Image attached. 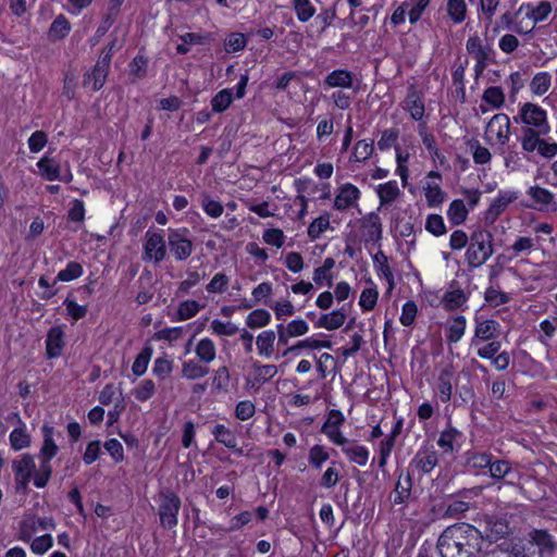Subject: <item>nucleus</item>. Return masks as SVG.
<instances>
[{
	"mask_svg": "<svg viewBox=\"0 0 557 557\" xmlns=\"http://www.w3.org/2000/svg\"><path fill=\"white\" fill-rule=\"evenodd\" d=\"M482 534L468 523L446 528L437 541L441 557H470L481 549Z\"/></svg>",
	"mask_w": 557,
	"mask_h": 557,
	"instance_id": "obj_1",
	"label": "nucleus"
},
{
	"mask_svg": "<svg viewBox=\"0 0 557 557\" xmlns=\"http://www.w3.org/2000/svg\"><path fill=\"white\" fill-rule=\"evenodd\" d=\"M41 432L44 440L38 455V473L35 478V486L37 488H42L48 484L52 474L51 460L59 453V446L54 441V428L45 424L41 428Z\"/></svg>",
	"mask_w": 557,
	"mask_h": 557,
	"instance_id": "obj_2",
	"label": "nucleus"
},
{
	"mask_svg": "<svg viewBox=\"0 0 557 557\" xmlns=\"http://www.w3.org/2000/svg\"><path fill=\"white\" fill-rule=\"evenodd\" d=\"M493 252L492 234L484 230H478L470 237L465 258L470 268H479L491 258Z\"/></svg>",
	"mask_w": 557,
	"mask_h": 557,
	"instance_id": "obj_3",
	"label": "nucleus"
},
{
	"mask_svg": "<svg viewBox=\"0 0 557 557\" xmlns=\"http://www.w3.org/2000/svg\"><path fill=\"white\" fill-rule=\"evenodd\" d=\"M513 120L516 123H522L528 126L527 129H537L542 134L550 132L547 112L536 103L525 102L521 104L518 115Z\"/></svg>",
	"mask_w": 557,
	"mask_h": 557,
	"instance_id": "obj_4",
	"label": "nucleus"
},
{
	"mask_svg": "<svg viewBox=\"0 0 557 557\" xmlns=\"http://www.w3.org/2000/svg\"><path fill=\"white\" fill-rule=\"evenodd\" d=\"M510 138V119L505 113H497L487 122L484 139L491 146L504 147Z\"/></svg>",
	"mask_w": 557,
	"mask_h": 557,
	"instance_id": "obj_5",
	"label": "nucleus"
},
{
	"mask_svg": "<svg viewBox=\"0 0 557 557\" xmlns=\"http://www.w3.org/2000/svg\"><path fill=\"white\" fill-rule=\"evenodd\" d=\"M12 470L17 488L26 490L30 481L35 484L38 467L35 457L30 454H22L12 462Z\"/></svg>",
	"mask_w": 557,
	"mask_h": 557,
	"instance_id": "obj_6",
	"label": "nucleus"
},
{
	"mask_svg": "<svg viewBox=\"0 0 557 557\" xmlns=\"http://www.w3.org/2000/svg\"><path fill=\"white\" fill-rule=\"evenodd\" d=\"M346 421L344 413L337 409L327 412L326 419L321 426V433L326 436L329 442L341 446L347 437L343 433V425Z\"/></svg>",
	"mask_w": 557,
	"mask_h": 557,
	"instance_id": "obj_7",
	"label": "nucleus"
},
{
	"mask_svg": "<svg viewBox=\"0 0 557 557\" xmlns=\"http://www.w3.org/2000/svg\"><path fill=\"white\" fill-rule=\"evenodd\" d=\"M36 166L38 175L48 182L61 181L70 183L73 180L70 168L62 172L60 162L47 154L38 160Z\"/></svg>",
	"mask_w": 557,
	"mask_h": 557,
	"instance_id": "obj_8",
	"label": "nucleus"
},
{
	"mask_svg": "<svg viewBox=\"0 0 557 557\" xmlns=\"http://www.w3.org/2000/svg\"><path fill=\"white\" fill-rule=\"evenodd\" d=\"M166 255V245L163 231L148 230L145 234L143 259L158 263Z\"/></svg>",
	"mask_w": 557,
	"mask_h": 557,
	"instance_id": "obj_9",
	"label": "nucleus"
},
{
	"mask_svg": "<svg viewBox=\"0 0 557 557\" xmlns=\"http://www.w3.org/2000/svg\"><path fill=\"white\" fill-rule=\"evenodd\" d=\"M441 184L442 175L436 171H430L422 182V191L430 208L440 207L446 198Z\"/></svg>",
	"mask_w": 557,
	"mask_h": 557,
	"instance_id": "obj_10",
	"label": "nucleus"
},
{
	"mask_svg": "<svg viewBox=\"0 0 557 557\" xmlns=\"http://www.w3.org/2000/svg\"><path fill=\"white\" fill-rule=\"evenodd\" d=\"M473 321L474 327L473 335L470 339V346H478L480 343L495 339L500 334V324L495 320L475 314Z\"/></svg>",
	"mask_w": 557,
	"mask_h": 557,
	"instance_id": "obj_11",
	"label": "nucleus"
},
{
	"mask_svg": "<svg viewBox=\"0 0 557 557\" xmlns=\"http://www.w3.org/2000/svg\"><path fill=\"white\" fill-rule=\"evenodd\" d=\"M168 240L175 259L185 260L191 255L193 242L186 227L170 230Z\"/></svg>",
	"mask_w": 557,
	"mask_h": 557,
	"instance_id": "obj_12",
	"label": "nucleus"
},
{
	"mask_svg": "<svg viewBox=\"0 0 557 557\" xmlns=\"http://www.w3.org/2000/svg\"><path fill=\"white\" fill-rule=\"evenodd\" d=\"M361 190L352 183H343L335 190L333 208L337 211H346L358 206Z\"/></svg>",
	"mask_w": 557,
	"mask_h": 557,
	"instance_id": "obj_13",
	"label": "nucleus"
},
{
	"mask_svg": "<svg viewBox=\"0 0 557 557\" xmlns=\"http://www.w3.org/2000/svg\"><path fill=\"white\" fill-rule=\"evenodd\" d=\"M55 522L52 517H25L20 525V540L28 543L38 531L54 530Z\"/></svg>",
	"mask_w": 557,
	"mask_h": 557,
	"instance_id": "obj_14",
	"label": "nucleus"
},
{
	"mask_svg": "<svg viewBox=\"0 0 557 557\" xmlns=\"http://www.w3.org/2000/svg\"><path fill=\"white\" fill-rule=\"evenodd\" d=\"M181 507V500L174 493L162 495L159 507L161 524L165 528H173L177 524V515Z\"/></svg>",
	"mask_w": 557,
	"mask_h": 557,
	"instance_id": "obj_15",
	"label": "nucleus"
},
{
	"mask_svg": "<svg viewBox=\"0 0 557 557\" xmlns=\"http://www.w3.org/2000/svg\"><path fill=\"white\" fill-rule=\"evenodd\" d=\"M277 373L274 364L253 363L251 371L246 375V388L257 391L261 385L270 381Z\"/></svg>",
	"mask_w": 557,
	"mask_h": 557,
	"instance_id": "obj_16",
	"label": "nucleus"
},
{
	"mask_svg": "<svg viewBox=\"0 0 557 557\" xmlns=\"http://www.w3.org/2000/svg\"><path fill=\"white\" fill-rule=\"evenodd\" d=\"M552 11V3L543 0L537 3L522 4L517 12V16L524 13L527 20L535 26L537 23L547 21Z\"/></svg>",
	"mask_w": 557,
	"mask_h": 557,
	"instance_id": "obj_17",
	"label": "nucleus"
},
{
	"mask_svg": "<svg viewBox=\"0 0 557 557\" xmlns=\"http://www.w3.org/2000/svg\"><path fill=\"white\" fill-rule=\"evenodd\" d=\"M339 447L349 462L359 467H364L368 463L370 450L357 441L347 438Z\"/></svg>",
	"mask_w": 557,
	"mask_h": 557,
	"instance_id": "obj_18",
	"label": "nucleus"
},
{
	"mask_svg": "<svg viewBox=\"0 0 557 557\" xmlns=\"http://www.w3.org/2000/svg\"><path fill=\"white\" fill-rule=\"evenodd\" d=\"M518 196L519 193L517 190H500L486 211L485 219L493 223L498 218V215L505 211L509 203L518 199Z\"/></svg>",
	"mask_w": 557,
	"mask_h": 557,
	"instance_id": "obj_19",
	"label": "nucleus"
},
{
	"mask_svg": "<svg viewBox=\"0 0 557 557\" xmlns=\"http://www.w3.org/2000/svg\"><path fill=\"white\" fill-rule=\"evenodd\" d=\"M528 196L533 201V208L540 211H556L557 205L554 200V195L546 188L540 186H531L528 191Z\"/></svg>",
	"mask_w": 557,
	"mask_h": 557,
	"instance_id": "obj_20",
	"label": "nucleus"
},
{
	"mask_svg": "<svg viewBox=\"0 0 557 557\" xmlns=\"http://www.w3.org/2000/svg\"><path fill=\"white\" fill-rule=\"evenodd\" d=\"M110 57L107 54L98 61L95 67L85 74L84 85L92 90H99L106 83Z\"/></svg>",
	"mask_w": 557,
	"mask_h": 557,
	"instance_id": "obj_21",
	"label": "nucleus"
},
{
	"mask_svg": "<svg viewBox=\"0 0 557 557\" xmlns=\"http://www.w3.org/2000/svg\"><path fill=\"white\" fill-rule=\"evenodd\" d=\"M12 418L16 420L15 428L9 435L11 448L15 451L25 449L30 446L32 437L25 422H23L17 413H13Z\"/></svg>",
	"mask_w": 557,
	"mask_h": 557,
	"instance_id": "obj_22",
	"label": "nucleus"
},
{
	"mask_svg": "<svg viewBox=\"0 0 557 557\" xmlns=\"http://www.w3.org/2000/svg\"><path fill=\"white\" fill-rule=\"evenodd\" d=\"M505 101L504 90L498 86H490L483 91L479 110L483 114L491 110H498L505 104Z\"/></svg>",
	"mask_w": 557,
	"mask_h": 557,
	"instance_id": "obj_23",
	"label": "nucleus"
},
{
	"mask_svg": "<svg viewBox=\"0 0 557 557\" xmlns=\"http://www.w3.org/2000/svg\"><path fill=\"white\" fill-rule=\"evenodd\" d=\"M379 296L380 293L376 283L371 276L364 277V287L362 288L358 300L360 310L362 312L372 311L377 304Z\"/></svg>",
	"mask_w": 557,
	"mask_h": 557,
	"instance_id": "obj_24",
	"label": "nucleus"
},
{
	"mask_svg": "<svg viewBox=\"0 0 557 557\" xmlns=\"http://www.w3.org/2000/svg\"><path fill=\"white\" fill-rule=\"evenodd\" d=\"M361 236L366 243L379 242L382 237V224L380 216L371 212L361 220Z\"/></svg>",
	"mask_w": 557,
	"mask_h": 557,
	"instance_id": "obj_25",
	"label": "nucleus"
},
{
	"mask_svg": "<svg viewBox=\"0 0 557 557\" xmlns=\"http://www.w3.org/2000/svg\"><path fill=\"white\" fill-rule=\"evenodd\" d=\"M335 260L327 257L323 260L322 264L317 267L312 273V280L319 287H331L334 281Z\"/></svg>",
	"mask_w": 557,
	"mask_h": 557,
	"instance_id": "obj_26",
	"label": "nucleus"
},
{
	"mask_svg": "<svg viewBox=\"0 0 557 557\" xmlns=\"http://www.w3.org/2000/svg\"><path fill=\"white\" fill-rule=\"evenodd\" d=\"M509 532L508 522L503 518L488 517L485 520L484 530L481 531L482 537L494 542L503 539Z\"/></svg>",
	"mask_w": 557,
	"mask_h": 557,
	"instance_id": "obj_27",
	"label": "nucleus"
},
{
	"mask_svg": "<svg viewBox=\"0 0 557 557\" xmlns=\"http://www.w3.org/2000/svg\"><path fill=\"white\" fill-rule=\"evenodd\" d=\"M347 320V314L344 308L332 310L323 313L318 319L315 326L325 329L327 331H335L342 327Z\"/></svg>",
	"mask_w": 557,
	"mask_h": 557,
	"instance_id": "obj_28",
	"label": "nucleus"
},
{
	"mask_svg": "<svg viewBox=\"0 0 557 557\" xmlns=\"http://www.w3.org/2000/svg\"><path fill=\"white\" fill-rule=\"evenodd\" d=\"M64 347V331L62 326H53L49 330L46 339V349L49 358H58Z\"/></svg>",
	"mask_w": 557,
	"mask_h": 557,
	"instance_id": "obj_29",
	"label": "nucleus"
},
{
	"mask_svg": "<svg viewBox=\"0 0 557 557\" xmlns=\"http://www.w3.org/2000/svg\"><path fill=\"white\" fill-rule=\"evenodd\" d=\"M453 380L454 371L448 367L443 369L437 377L435 391L443 403H448L450 400L453 394Z\"/></svg>",
	"mask_w": 557,
	"mask_h": 557,
	"instance_id": "obj_30",
	"label": "nucleus"
},
{
	"mask_svg": "<svg viewBox=\"0 0 557 557\" xmlns=\"http://www.w3.org/2000/svg\"><path fill=\"white\" fill-rule=\"evenodd\" d=\"M276 335L273 330H265L256 338L257 351L260 357L270 359L274 355Z\"/></svg>",
	"mask_w": 557,
	"mask_h": 557,
	"instance_id": "obj_31",
	"label": "nucleus"
},
{
	"mask_svg": "<svg viewBox=\"0 0 557 557\" xmlns=\"http://www.w3.org/2000/svg\"><path fill=\"white\" fill-rule=\"evenodd\" d=\"M375 271L380 278H384L387 283L386 295L389 296L395 288L394 273L387 262L386 257L380 252L374 257Z\"/></svg>",
	"mask_w": 557,
	"mask_h": 557,
	"instance_id": "obj_32",
	"label": "nucleus"
},
{
	"mask_svg": "<svg viewBox=\"0 0 557 557\" xmlns=\"http://www.w3.org/2000/svg\"><path fill=\"white\" fill-rule=\"evenodd\" d=\"M461 438V432L448 425L441 432L437 445L444 453H453L455 448L460 445Z\"/></svg>",
	"mask_w": 557,
	"mask_h": 557,
	"instance_id": "obj_33",
	"label": "nucleus"
},
{
	"mask_svg": "<svg viewBox=\"0 0 557 557\" xmlns=\"http://www.w3.org/2000/svg\"><path fill=\"white\" fill-rule=\"evenodd\" d=\"M331 214L323 212L308 225L307 235L311 242L319 239L325 232L332 231Z\"/></svg>",
	"mask_w": 557,
	"mask_h": 557,
	"instance_id": "obj_34",
	"label": "nucleus"
},
{
	"mask_svg": "<svg viewBox=\"0 0 557 557\" xmlns=\"http://www.w3.org/2000/svg\"><path fill=\"white\" fill-rule=\"evenodd\" d=\"M375 190L381 206L394 202L400 195V189L396 181H388L380 184Z\"/></svg>",
	"mask_w": 557,
	"mask_h": 557,
	"instance_id": "obj_35",
	"label": "nucleus"
},
{
	"mask_svg": "<svg viewBox=\"0 0 557 557\" xmlns=\"http://www.w3.org/2000/svg\"><path fill=\"white\" fill-rule=\"evenodd\" d=\"M469 208L461 199H455L447 209V219L453 225L462 224L469 214Z\"/></svg>",
	"mask_w": 557,
	"mask_h": 557,
	"instance_id": "obj_36",
	"label": "nucleus"
},
{
	"mask_svg": "<svg viewBox=\"0 0 557 557\" xmlns=\"http://www.w3.org/2000/svg\"><path fill=\"white\" fill-rule=\"evenodd\" d=\"M374 151L373 140L371 139H361L358 140L351 150L349 161L355 163L364 162L371 158Z\"/></svg>",
	"mask_w": 557,
	"mask_h": 557,
	"instance_id": "obj_37",
	"label": "nucleus"
},
{
	"mask_svg": "<svg viewBox=\"0 0 557 557\" xmlns=\"http://www.w3.org/2000/svg\"><path fill=\"white\" fill-rule=\"evenodd\" d=\"M324 84L330 88H350L352 75L346 70H334L325 77Z\"/></svg>",
	"mask_w": 557,
	"mask_h": 557,
	"instance_id": "obj_38",
	"label": "nucleus"
},
{
	"mask_svg": "<svg viewBox=\"0 0 557 557\" xmlns=\"http://www.w3.org/2000/svg\"><path fill=\"white\" fill-rule=\"evenodd\" d=\"M467 329V319L463 315H457L453 319L446 331V338L449 344L458 343L465 335Z\"/></svg>",
	"mask_w": 557,
	"mask_h": 557,
	"instance_id": "obj_39",
	"label": "nucleus"
},
{
	"mask_svg": "<svg viewBox=\"0 0 557 557\" xmlns=\"http://www.w3.org/2000/svg\"><path fill=\"white\" fill-rule=\"evenodd\" d=\"M552 86V75L548 72L536 73L530 82V90L536 96L545 95Z\"/></svg>",
	"mask_w": 557,
	"mask_h": 557,
	"instance_id": "obj_40",
	"label": "nucleus"
},
{
	"mask_svg": "<svg viewBox=\"0 0 557 557\" xmlns=\"http://www.w3.org/2000/svg\"><path fill=\"white\" fill-rule=\"evenodd\" d=\"M195 352L200 361L210 363L216 357V347L212 339L205 337L197 343Z\"/></svg>",
	"mask_w": 557,
	"mask_h": 557,
	"instance_id": "obj_41",
	"label": "nucleus"
},
{
	"mask_svg": "<svg viewBox=\"0 0 557 557\" xmlns=\"http://www.w3.org/2000/svg\"><path fill=\"white\" fill-rule=\"evenodd\" d=\"M413 462L423 473H429L437 463V455L434 450H419Z\"/></svg>",
	"mask_w": 557,
	"mask_h": 557,
	"instance_id": "obj_42",
	"label": "nucleus"
},
{
	"mask_svg": "<svg viewBox=\"0 0 557 557\" xmlns=\"http://www.w3.org/2000/svg\"><path fill=\"white\" fill-rule=\"evenodd\" d=\"M330 459V448L324 445L315 444L310 447L308 453L309 465L314 469H321Z\"/></svg>",
	"mask_w": 557,
	"mask_h": 557,
	"instance_id": "obj_43",
	"label": "nucleus"
},
{
	"mask_svg": "<svg viewBox=\"0 0 557 557\" xmlns=\"http://www.w3.org/2000/svg\"><path fill=\"white\" fill-rule=\"evenodd\" d=\"M405 109L410 113L411 117L416 121H421L424 115V103L421 97L411 91L405 100Z\"/></svg>",
	"mask_w": 557,
	"mask_h": 557,
	"instance_id": "obj_44",
	"label": "nucleus"
},
{
	"mask_svg": "<svg viewBox=\"0 0 557 557\" xmlns=\"http://www.w3.org/2000/svg\"><path fill=\"white\" fill-rule=\"evenodd\" d=\"M397 436V430H394V432L385 437L384 440H382L380 443H379V446L376 448V451H377V463H379V467L380 468H384L387 463V460L392 454V450L394 448V445H395V438Z\"/></svg>",
	"mask_w": 557,
	"mask_h": 557,
	"instance_id": "obj_45",
	"label": "nucleus"
},
{
	"mask_svg": "<svg viewBox=\"0 0 557 557\" xmlns=\"http://www.w3.org/2000/svg\"><path fill=\"white\" fill-rule=\"evenodd\" d=\"M182 44L176 46V51L180 54H185L189 51L190 46L195 45H203L208 39V34H198V33H186L181 37Z\"/></svg>",
	"mask_w": 557,
	"mask_h": 557,
	"instance_id": "obj_46",
	"label": "nucleus"
},
{
	"mask_svg": "<svg viewBox=\"0 0 557 557\" xmlns=\"http://www.w3.org/2000/svg\"><path fill=\"white\" fill-rule=\"evenodd\" d=\"M245 323L250 329H261L271 323V314L265 309H255L248 313Z\"/></svg>",
	"mask_w": 557,
	"mask_h": 557,
	"instance_id": "obj_47",
	"label": "nucleus"
},
{
	"mask_svg": "<svg viewBox=\"0 0 557 557\" xmlns=\"http://www.w3.org/2000/svg\"><path fill=\"white\" fill-rule=\"evenodd\" d=\"M205 306L196 300L187 299L182 301L176 311L178 321H186L194 318Z\"/></svg>",
	"mask_w": 557,
	"mask_h": 557,
	"instance_id": "obj_48",
	"label": "nucleus"
},
{
	"mask_svg": "<svg viewBox=\"0 0 557 557\" xmlns=\"http://www.w3.org/2000/svg\"><path fill=\"white\" fill-rule=\"evenodd\" d=\"M293 8L297 20L306 23L315 14V8L310 0H293Z\"/></svg>",
	"mask_w": 557,
	"mask_h": 557,
	"instance_id": "obj_49",
	"label": "nucleus"
},
{
	"mask_svg": "<svg viewBox=\"0 0 557 557\" xmlns=\"http://www.w3.org/2000/svg\"><path fill=\"white\" fill-rule=\"evenodd\" d=\"M212 434L216 442L223 444L227 448H235L237 446V438L235 434L223 424H216L212 429Z\"/></svg>",
	"mask_w": 557,
	"mask_h": 557,
	"instance_id": "obj_50",
	"label": "nucleus"
},
{
	"mask_svg": "<svg viewBox=\"0 0 557 557\" xmlns=\"http://www.w3.org/2000/svg\"><path fill=\"white\" fill-rule=\"evenodd\" d=\"M84 273V269L81 263L71 261L66 267L59 271L53 284L58 282H71L81 277Z\"/></svg>",
	"mask_w": 557,
	"mask_h": 557,
	"instance_id": "obj_51",
	"label": "nucleus"
},
{
	"mask_svg": "<svg viewBox=\"0 0 557 557\" xmlns=\"http://www.w3.org/2000/svg\"><path fill=\"white\" fill-rule=\"evenodd\" d=\"M408 18L411 24H416L430 4V0H406L404 1Z\"/></svg>",
	"mask_w": 557,
	"mask_h": 557,
	"instance_id": "obj_52",
	"label": "nucleus"
},
{
	"mask_svg": "<svg viewBox=\"0 0 557 557\" xmlns=\"http://www.w3.org/2000/svg\"><path fill=\"white\" fill-rule=\"evenodd\" d=\"M545 135L546 134H542L537 129H524L521 139L522 149L527 152H533L535 150H539L542 143L541 136Z\"/></svg>",
	"mask_w": 557,
	"mask_h": 557,
	"instance_id": "obj_53",
	"label": "nucleus"
},
{
	"mask_svg": "<svg viewBox=\"0 0 557 557\" xmlns=\"http://www.w3.org/2000/svg\"><path fill=\"white\" fill-rule=\"evenodd\" d=\"M470 347L475 349L476 355L480 358L491 360L492 358H494V356H496L502 348V343L497 341V338H495L490 339L485 343H480L478 346Z\"/></svg>",
	"mask_w": 557,
	"mask_h": 557,
	"instance_id": "obj_54",
	"label": "nucleus"
},
{
	"mask_svg": "<svg viewBox=\"0 0 557 557\" xmlns=\"http://www.w3.org/2000/svg\"><path fill=\"white\" fill-rule=\"evenodd\" d=\"M530 539L540 548L541 554L550 553L554 549L552 536L544 530H533Z\"/></svg>",
	"mask_w": 557,
	"mask_h": 557,
	"instance_id": "obj_55",
	"label": "nucleus"
},
{
	"mask_svg": "<svg viewBox=\"0 0 557 557\" xmlns=\"http://www.w3.org/2000/svg\"><path fill=\"white\" fill-rule=\"evenodd\" d=\"M447 14L455 24H460L466 20L467 4L465 0H448Z\"/></svg>",
	"mask_w": 557,
	"mask_h": 557,
	"instance_id": "obj_56",
	"label": "nucleus"
},
{
	"mask_svg": "<svg viewBox=\"0 0 557 557\" xmlns=\"http://www.w3.org/2000/svg\"><path fill=\"white\" fill-rule=\"evenodd\" d=\"M151 356L152 348L149 346L144 347L141 351L137 355L132 366V371L136 376H141L147 371Z\"/></svg>",
	"mask_w": 557,
	"mask_h": 557,
	"instance_id": "obj_57",
	"label": "nucleus"
},
{
	"mask_svg": "<svg viewBox=\"0 0 557 557\" xmlns=\"http://www.w3.org/2000/svg\"><path fill=\"white\" fill-rule=\"evenodd\" d=\"M490 472L495 479L509 478L510 483H512L517 476V473L511 469L510 465L504 460L491 462Z\"/></svg>",
	"mask_w": 557,
	"mask_h": 557,
	"instance_id": "obj_58",
	"label": "nucleus"
},
{
	"mask_svg": "<svg viewBox=\"0 0 557 557\" xmlns=\"http://www.w3.org/2000/svg\"><path fill=\"white\" fill-rule=\"evenodd\" d=\"M233 102V95L231 89L220 90L211 100L212 111L221 113L225 111Z\"/></svg>",
	"mask_w": 557,
	"mask_h": 557,
	"instance_id": "obj_59",
	"label": "nucleus"
},
{
	"mask_svg": "<svg viewBox=\"0 0 557 557\" xmlns=\"http://www.w3.org/2000/svg\"><path fill=\"white\" fill-rule=\"evenodd\" d=\"M71 30V24L67 18L63 15H59L52 22L49 35L53 39H62L67 36Z\"/></svg>",
	"mask_w": 557,
	"mask_h": 557,
	"instance_id": "obj_60",
	"label": "nucleus"
},
{
	"mask_svg": "<svg viewBox=\"0 0 557 557\" xmlns=\"http://www.w3.org/2000/svg\"><path fill=\"white\" fill-rule=\"evenodd\" d=\"M156 393V384L151 380L140 381L133 389V396L139 401L149 400Z\"/></svg>",
	"mask_w": 557,
	"mask_h": 557,
	"instance_id": "obj_61",
	"label": "nucleus"
},
{
	"mask_svg": "<svg viewBox=\"0 0 557 557\" xmlns=\"http://www.w3.org/2000/svg\"><path fill=\"white\" fill-rule=\"evenodd\" d=\"M209 372L208 368L200 364L198 361L188 360L183 364L182 373L183 376L189 380L200 379L207 375Z\"/></svg>",
	"mask_w": 557,
	"mask_h": 557,
	"instance_id": "obj_62",
	"label": "nucleus"
},
{
	"mask_svg": "<svg viewBox=\"0 0 557 557\" xmlns=\"http://www.w3.org/2000/svg\"><path fill=\"white\" fill-rule=\"evenodd\" d=\"M286 236L281 228L272 227L267 228L262 233V240L264 244L275 247L277 249L282 248L285 244Z\"/></svg>",
	"mask_w": 557,
	"mask_h": 557,
	"instance_id": "obj_63",
	"label": "nucleus"
},
{
	"mask_svg": "<svg viewBox=\"0 0 557 557\" xmlns=\"http://www.w3.org/2000/svg\"><path fill=\"white\" fill-rule=\"evenodd\" d=\"M30 550L38 556L45 555L53 546V537L51 534H44L32 537L29 541Z\"/></svg>",
	"mask_w": 557,
	"mask_h": 557,
	"instance_id": "obj_64",
	"label": "nucleus"
}]
</instances>
